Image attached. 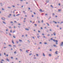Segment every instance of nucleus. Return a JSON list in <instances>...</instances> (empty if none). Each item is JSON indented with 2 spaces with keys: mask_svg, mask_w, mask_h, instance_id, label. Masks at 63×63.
<instances>
[{
  "mask_svg": "<svg viewBox=\"0 0 63 63\" xmlns=\"http://www.w3.org/2000/svg\"><path fill=\"white\" fill-rule=\"evenodd\" d=\"M53 40L54 42H56V45H58V40H55V39H53Z\"/></svg>",
  "mask_w": 63,
  "mask_h": 63,
  "instance_id": "nucleus-1",
  "label": "nucleus"
},
{
  "mask_svg": "<svg viewBox=\"0 0 63 63\" xmlns=\"http://www.w3.org/2000/svg\"><path fill=\"white\" fill-rule=\"evenodd\" d=\"M60 46H63V42H62L60 44Z\"/></svg>",
  "mask_w": 63,
  "mask_h": 63,
  "instance_id": "nucleus-2",
  "label": "nucleus"
},
{
  "mask_svg": "<svg viewBox=\"0 0 63 63\" xmlns=\"http://www.w3.org/2000/svg\"><path fill=\"white\" fill-rule=\"evenodd\" d=\"M6 60L7 61H8V62H10V60H9V59L7 58L6 59Z\"/></svg>",
  "mask_w": 63,
  "mask_h": 63,
  "instance_id": "nucleus-3",
  "label": "nucleus"
},
{
  "mask_svg": "<svg viewBox=\"0 0 63 63\" xmlns=\"http://www.w3.org/2000/svg\"><path fill=\"white\" fill-rule=\"evenodd\" d=\"M53 47H57V46L56 45H53Z\"/></svg>",
  "mask_w": 63,
  "mask_h": 63,
  "instance_id": "nucleus-4",
  "label": "nucleus"
},
{
  "mask_svg": "<svg viewBox=\"0 0 63 63\" xmlns=\"http://www.w3.org/2000/svg\"><path fill=\"white\" fill-rule=\"evenodd\" d=\"M1 19L3 20H5V18H1Z\"/></svg>",
  "mask_w": 63,
  "mask_h": 63,
  "instance_id": "nucleus-5",
  "label": "nucleus"
},
{
  "mask_svg": "<svg viewBox=\"0 0 63 63\" xmlns=\"http://www.w3.org/2000/svg\"><path fill=\"white\" fill-rule=\"evenodd\" d=\"M53 23H55L56 24H57V22L55 21H53Z\"/></svg>",
  "mask_w": 63,
  "mask_h": 63,
  "instance_id": "nucleus-6",
  "label": "nucleus"
},
{
  "mask_svg": "<svg viewBox=\"0 0 63 63\" xmlns=\"http://www.w3.org/2000/svg\"><path fill=\"white\" fill-rule=\"evenodd\" d=\"M12 43H13V44H15V43H14V40H12Z\"/></svg>",
  "mask_w": 63,
  "mask_h": 63,
  "instance_id": "nucleus-7",
  "label": "nucleus"
},
{
  "mask_svg": "<svg viewBox=\"0 0 63 63\" xmlns=\"http://www.w3.org/2000/svg\"><path fill=\"white\" fill-rule=\"evenodd\" d=\"M58 52V51H57L55 52V53L56 54H58V53H57Z\"/></svg>",
  "mask_w": 63,
  "mask_h": 63,
  "instance_id": "nucleus-8",
  "label": "nucleus"
},
{
  "mask_svg": "<svg viewBox=\"0 0 63 63\" xmlns=\"http://www.w3.org/2000/svg\"><path fill=\"white\" fill-rule=\"evenodd\" d=\"M53 34L54 36H56V33H55V32H54Z\"/></svg>",
  "mask_w": 63,
  "mask_h": 63,
  "instance_id": "nucleus-9",
  "label": "nucleus"
},
{
  "mask_svg": "<svg viewBox=\"0 0 63 63\" xmlns=\"http://www.w3.org/2000/svg\"><path fill=\"white\" fill-rule=\"evenodd\" d=\"M2 3H0V4H0V6H1V7H2L3 6V5H2Z\"/></svg>",
  "mask_w": 63,
  "mask_h": 63,
  "instance_id": "nucleus-10",
  "label": "nucleus"
},
{
  "mask_svg": "<svg viewBox=\"0 0 63 63\" xmlns=\"http://www.w3.org/2000/svg\"><path fill=\"white\" fill-rule=\"evenodd\" d=\"M43 56L44 57H45V54L44 53H43Z\"/></svg>",
  "mask_w": 63,
  "mask_h": 63,
  "instance_id": "nucleus-11",
  "label": "nucleus"
},
{
  "mask_svg": "<svg viewBox=\"0 0 63 63\" xmlns=\"http://www.w3.org/2000/svg\"><path fill=\"white\" fill-rule=\"evenodd\" d=\"M40 12H43V11H42V10L41 9H40Z\"/></svg>",
  "mask_w": 63,
  "mask_h": 63,
  "instance_id": "nucleus-12",
  "label": "nucleus"
},
{
  "mask_svg": "<svg viewBox=\"0 0 63 63\" xmlns=\"http://www.w3.org/2000/svg\"><path fill=\"white\" fill-rule=\"evenodd\" d=\"M29 50H27L26 51V52H27V53H29V52H28V51H29Z\"/></svg>",
  "mask_w": 63,
  "mask_h": 63,
  "instance_id": "nucleus-13",
  "label": "nucleus"
},
{
  "mask_svg": "<svg viewBox=\"0 0 63 63\" xmlns=\"http://www.w3.org/2000/svg\"><path fill=\"white\" fill-rule=\"evenodd\" d=\"M3 23H4V24H6V22H4V21H3L2 22Z\"/></svg>",
  "mask_w": 63,
  "mask_h": 63,
  "instance_id": "nucleus-14",
  "label": "nucleus"
},
{
  "mask_svg": "<svg viewBox=\"0 0 63 63\" xmlns=\"http://www.w3.org/2000/svg\"><path fill=\"white\" fill-rule=\"evenodd\" d=\"M25 30H27L28 31H29V29H25Z\"/></svg>",
  "mask_w": 63,
  "mask_h": 63,
  "instance_id": "nucleus-15",
  "label": "nucleus"
},
{
  "mask_svg": "<svg viewBox=\"0 0 63 63\" xmlns=\"http://www.w3.org/2000/svg\"><path fill=\"white\" fill-rule=\"evenodd\" d=\"M49 0H47L46 1L47 3H48V2H49Z\"/></svg>",
  "mask_w": 63,
  "mask_h": 63,
  "instance_id": "nucleus-16",
  "label": "nucleus"
},
{
  "mask_svg": "<svg viewBox=\"0 0 63 63\" xmlns=\"http://www.w3.org/2000/svg\"><path fill=\"white\" fill-rule=\"evenodd\" d=\"M46 24H47V25H48V26H49V24H48V23H47Z\"/></svg>",
  "mask_w": 63,
  "mask_h": 63,
  "instance_id": "nucleus-17",
  "label": "nucleus"
},
{
  "mask_svg": "<svg viewBox=\"0 0 63 63\" xmlns=\"http://www.w3.org/2000/svg\"><path fill=\"white\" fill-rule=\"evenodd\" d=\"M44 44H45V45H47V42H45L44 43Z\"/></svg>",
  "mask_w": 63,
  "mask_h": 63,
  "instance_id": "nucleus-18",
  "label": "nucleus"
},
{
  "mask_svg": "<svg viewBox=\"0 0 63 63\" xmlns=\"http://www.w3.org/2000/svg\"><path fill=\"white\" fill-rule=\"evenodd\" d=\"M19 42H22V40H19Z\"/></svg>",
  "mask_w": 63,
  "mask_h": 63,
  "instance_id": "nucleus-19",
  "label": "nucleus"
},
{
  "mask_svg": "<svg viewBox=\"0 0 63 63\" xmlns=\"http://www.w3.org/2000/svg\"><path fill=\"white\" fill-rule=\"evenodd\" d=\"M19 15H20V14H18L16 15V16H19Z\"/></svg>",
  "mask_w": 63,
  "mask_h": 63,
  "instance_id": "nucleus-20",
  "label": "nucleus"
},
{
  "mask_svg": "<svg viewBox=\"0 0 63 63\" xmlns=\"http://www.w3.org/2000/svg\"><path fill=\"white\" fill-rule=\"evenodd\" d=\"M34 25L35 26H37V25L36 24H34Z\"/></svg>",
  "mask_w": 63,
  "mask_h": 63,
  "instance_id": "nucleus-21",
  "label": "nucleus"
},
{
  "mask_svg": "<svg viewBox=\"0 0 63 63\" xmlns=\"http://www.w3.org/2000/svg\"><path fill=\"white\" fill-rule=\"evenodd\" d=\"M49 56H51V55L50 54H49Z\"/></svg>",
  "mask_w": 63,
  "mask_h": 63,
  "instance_id": "nucleus-22",
  "label": "nucleus"
},
{
  "mask_svg": "<svg viewBox=\"0 0 63 63\" xmlns=\"http://www.w3.org/2000/svg\"><path fill=\"white\" fill-rule=\"evenodd\" d=\"M16 43L17 44H18V41H16Z\"/></svg>",
  "mask_w": 63,
  "mask_h": 63,
  "instance_id": "nucleus-23",
  "label": "nucleus"
},
{
  "mask_svg": "<svg viewBox=\"0 0 63 63\" xmlns=\"http://www.w3.org/2000/svg\"><path fill=\"white\" fill-rule=\"evenodd\" d=\"M58 11H59V12H60L61 11V10L60 9H59L58 10Z\"/></svg>",
  "mask_w": 63,
  "mask_h": 63,
  "instance_id": "nucleus-24",
  "label": "nucleus"
},
{
  "mask_svg": "<svg viewBox=\"0 0 63 63\" xmlns=\"http://www.w3.org/2000/svg\"><path fill=\"white\" fill-rule=\"evenodd\" d=\"M51 7H52V8H53V7L52 5H51Z\"/></svg>",
  "mask_w": 63,
  "mask_h": 63,
  "instance_id": "nucleus-25",
  "label": "nucleus"
},
{
  "mask_svg": "<svg viewBox=\"0 0 63 63\" xmlns=\"http://www.w3.org/2000/svg\"><path fill=\"white\" fill-rule=\"evenodd\" d=\"M13 47H16V46L15 45H14Z\"/></svg>",
  "mask_w": 63,
  "mask_h": 63,
  "instance_id": "nucleus-26",
  "label": "nucleus"
},
{
  "mask_svg": "<svg viewBox=\"0 0 63 63\" xmlns=\"http://www.w3.org/2000/svg\"><path fill=\"white\" fill-rule=\"evenodd\" d=\"M32 55V53H31L30 54H29L30 55Z\"/></svg>",
  "mask_w": 63,
  "mask_h": 63,
  "instance_id": "nucleus-27",
  "label": "nucleus"
},
{
  "mask_svg": "<svg viewBox=\"0 0 63 63\" xmlns=\"http://www.w3.org/2000/svg\"><path fill=\"white\" fill-rule=\"evenodd\" d=\"M53 16H54L55 15V14L54 13H53Z\"/></svg>",
  "mask_w": 63,
  "mask_h": 63,
  "instance_id": "nucleus-28",
  "label": "nucleus"
},
{
  "mask_svg": "<svg viewBox=\"0 0 63 63\" xmlns=\"http://www.w3.org/2000/svg\"><path fill=\"white\" fill-rule=\"evenodd\" d=\"M13 37L14 38H16V37L15 36H13Z\"/></svg>",
  "mask_w": 63,
  "mask_h": 63,
  "instance_id": "nucleus-29",
  "label": "nucleus"
},
{
  "mask_svg": "<svg viewBox=\"0 0 63 63\" xmlns=\"http://www.w3.org/2000/svg\"><path fill=\"white\" fill-rule=\"evenodd\" d=\"M40 37V36H37V37L38 38H39V37Z\"/></svg>",
  "mask_w": 63,
  "mask_h": 63,
  "instance_id": "nucleus-30",
  "label": "nucleus"
},
{
  "mask_svg": "<svg viewBox=\"0 0 63 63\" xmlns=\"http://www.w3.org/2000/svg\"><path fill=\"white\" fill-rule=\"evenodd\" d=\"M10 23H13V21L10 22Z\"/></svg>",
  "mask_w": 63,
  "mask_h": 63,
  "instance_id": "nucleus-31",
  "label": "nucleus"
},
{
  "mask_svg": "<svg viewBox=\"0 0 63 63\" xmlns=\"http://www.w3.org/2000/svg\"><path fill=\"white\" fill-rule=\"evenodd\" d=\"M18 25H21V24L20 23H19L18 24Z\"/></svg>",
  "mask_w": 63,
  "mask_h": 63,
  "instance_id": "nucleus-32",
  "label": "nucleus"
},
{
  "mask_svg": "<svg viewBox=\"0 0 63 63\" xmlns=\"http://www.w3.org/2000/svg\"><path fill=\"white\" fill-rule=\"evenodd\" d=\"M36 56H39V55H38V54H36Z\"/></svg>",
  "mask_w": 63,
  "mask_h": 63,
  "instance_id": "nucleus-33",
  "label": "nucleus"
},
{
  "mask_svg": "<svg viewBox=\"0 0 63 63\" xmlns=\"http://www.w3.org/2000/svg\"><path fill=\"white\" fill-rule=\"evenodd\" d=\"M20 50L21 51H22V50L21 49H20Z\"/></svg>",
  "mask_w": 63,
  "mask_h": 63,
  "instance_id": "nucleus-34",
  "label": "nucleus"
},
{
  "mask_svg": "<svg viewBox=\"0 0 63 63\" xmlns=\"http://www.w3.org/2000/svg\"><path fill=\"white\" fill-rule=\"evenodd\" d=\"M14 53H16V51H15Z\"/></svg>",
  "mask_w": 63,
  "mask_h": 63,
  "instance_id": "nucleus-35",
  "label": "nucleus"
},
{
  "mask_svg": "<svg viewBox=\"0 0 63 63\" xmlns=\"http://www.w3.org/2000/svg\"><path fill=\"white\" fill-rule=\"evenodd\" d=\"M18 46L19 47H20V46H21V44H19L18 45Z\"/></svg>",
  "mask_w": 63,
  "mask_h": 63,
  "instance_id": "nucleus-36",
  "label": "nucleus"
},
{
  "mask_svg": "<svg viewBox=\"0 0 63 63\" xmlns=\"http://www.w3.org/2000/svg\"><path fill=\"white\" fill-rule=\"evenodd\" d=\"M9 47H12V45H9Z\"/></svg>",
  "mask_w": 63,
  "mask_h": 63,
  "instance_id": "nucleus-37",
  "label": "nucleus"
},
{
  "mask_svg": "<svg viewBox=\"0 0 63 63\" xmlns=\"http://www.w3.org/2000/svg\"><path fill=\"white\" fill-rule=\"evenodd\" d=\"M40 44H42V43L41 42H40Z\"/></svg>",
  "mask_w": 63,
  "mask_h": 63,
  "instance_id": "nucleus-38",
  "label": "nucleus"
},
{
  "mask_svg": "<svg viewBox=\"0 0 63 63\" xmlns=\"http://www.w3.org/2000/svg\"><path fill=\"white\" fill-rule=\"evenodd\" d=\"M4 48H7V47H4Z\"/></svg>",
  "mask_w": 63,
  "mask_h": 63,
  "instance_id": "nucleus-39",
  "label": "nucleus"
},
{
  "mask_svg": "<svg viewBox=\"0 0 63 63\" xmlns=\"http://www.w3.org/2000/svg\"><path fill=\"white\" fill-rule=\"evenodd\" d=\"M51 40H53V38H51Z\"/></svg>",
  "mask_w": 63,
  "mask_h": 63,
  "instance_id": "nucleus-40",
  "label": "nucleus"
},
{
  "mask_svg": "<svg viewBox=\"0 0 63 63\" xmlns=\"http://www.w3.org/2000/svg\"><path fill=\"white\" fill-rule=\"evenodd\" d=\"M42 23H44V21H43V20H42Z\"/></svg>",
  "mask_w": 63,
  "mask_h": 63,
  "instance_id": "nucleus-41",
  "label": "nucleus"
},
{
  "mask_svg": "<svg viewBox=\"0 0 63 63\" xmlns=\"http://www.w3.org/2000/svg\"><path fill=\"white\" fill-rule=\"evenodd\" d=\"M2 10L3 11H4V8H2Z\"/></svg>",
  "mask_w": 63,
  "mask_h": 63,
  "instance_id": "nucleus-42",
  "label": "nucleus"
},
{
  "mask_svg": "<svg viewBox=\"0 0 63 63\" xmlns=\"http://www.w3.org/2000/svg\"><path fill=\"white\" fill-rule=\"evenodd\" d=\"M13 16L14 17H15V16H16V15H14Z\"/></svg>",
  "mask_w": 63,
  "mask_h": 63,
  "instance_id": "nucleus-43",
  "label": "nucleus"
},
{
  "mask_svg": "<svg viewBox=\"0 0 63 63\" xmlns=\"http://www.w3.org/2000/svg\"><path fill=\"white\" fill-rule=\"evenodd\" d=\"M15 31H14L13 32V33H15Z\"/></svg>",
  "mask_w": 63,
  "mask_h": 63,
  "instance_id": "nucleus-44",
  "label": "nucleus"
},
{
  "mask_svg": "<svg viewBox=\"0 0 63 63\" xmlns=\"http://www.w3.org/2000/svg\"><path fill=\"white\" fill-rule=\"evenodd\" d=\"M43 37H44V38H45V39H46L47 38L45 36H44Z\"/></svg>",
  "mask_w": 63,
  "mask_h": 63,
  "instance_id": "nucleus-45",
  "label": "nucleus"
},
{
  "mask_svg": "<svg viewBox=\"0 0 63 63\" xmlns=\"http://www.w3.org/2000/svg\"><path fill=\"white\" fill-rule=\"evenodd\" d=\"M61 5V4H60V3H59V6H60Z\"/></svg>",
  "mask_w": 63,
  "mask_h": 63,
  "instance_id": "nucleus-46",
  "label": "nucleus"
},
{
  "mask_svg": "<svg viewBox=\"0 0 63 63\" xmlns=\"http://www.w3.org/2000/svg\"><path fill=\"white\" fill-rule=\"evenodd\" d=\"M55 17H58V16H55Z\"/></svg>",
  "mask_w": 63,
  "mask_h": 63,
  "instance_id": "nucleus-47",
  "label": "nucleus"
},
{
  "mask_svg": "<svg viewBox=\"0 0 63 63\" xmlns=\"http://www.w3.org/2000/svg\"><path fill=\"white\" fill-rule=\"evenodd\" d=\"M28 42L29 43H30V41L29 40H28Z\"/></svg>",
  "mask_w": 63,
  "mask_h": 63,
  "instance_id": "nucleus-48",
  "label": "nucleus"
},
{
  "mask_svg": "<svg viewBox=\"0 0 63 63\" xmlns=\"http://www.w3.org/2000/svg\"><path fill=\"white\" fill-rule=\"evenodd\" d=\"M8 8H10V9H11V7H8Z\"/></svg>",
  "mask_w": 63,
  "mask_h": 63,
  "instance_id": "nucleus-49",
  "label": "nucleus"
},
{
  "mask_svg": "<svg viewBox=\"0 0 63 63\" xmlns=\"http://www.w3.org/2000/svg\"><path fill=\"white\" fill-rule=\"evenodd\" d=\"M2 56V55L1 54V53H0V56Z\"/></svg>",
  "mask_w": 63,
  "mask_h": 63,
  "instance_id": "nucleus-50",
  "label": "nucleus"
},
{
  "mask_svg": "<svg viewBox=\"0 0 63 63\" xmlns=\"http://www.w3.org/2000/svg\"><path fill=\"white\" fill-rule=\"evenodd\" d=\"M6 56H7V57H8L9 56V55L8 54H7L6 55Z\"/></svg>",
  "mask_w": 63,
  "mask_h": 63,
  "instance_id": "nucleus-51",
  "label": "nucleus"
},
{
  "mask_svg": "<svg viewBox=\"0 0 63 63\" xmlns=\"http://www.w3.org/2000/svg\"><path fill=\"white\" fill-rule=\"evenodd\" d=\"M49 31H52V30L51 29H50Z\"/></svg>",
  "mask_w": 63,
  "mask_h": 63,
  "instance_id": "nucleus-52",
  "label": "nucleus"
},
{
  "mask_svg": "<svg viewBox=\"0 0 63 63\" xmlns=\"http://www.w3.org/2000/svg\"><path fill=\"white\" fill-rule=\"evenodd\" d=\"M10 32L11 33H12V30H11L10 31Z\"/></svg>",
  "mask_w": 63,
  "mask_h": 63,
  "instance_id": "nucleus-53",
  "label": "nucleus"
},
{
  "mask_svg": "<svg viewBox=\"0 0 63 63\" xmlns=\"http://www.w3.org/2000/svg\"><path fill=\"white\" fill-rule=\"evenodd\" d=\"M23 13H25V14L26 13L25 12V11H23Z\"/></svg>",
  "mask_w": 63,
  "mask_h": 63,
  "instance_id": "nucleus-54",
  "label": "nucleus"
},
{
  "mask_svg": "<svg viewBox=\"0 0 63 63\" xmlns=\"http://www.w3.org/2000/svg\"><path fill=\"white\" fill-rule=\"evenodd\" d=\"M45 15L46 16H47V14H45Z\"/></svg>",
  "mask_w": 63,
  "mask_h": 63,
  "instance_id": "nucleus-55",
  "label": "nucleus"
},
{
  "mask_svg": "<svg viewBox=\"0 0 63 63\" xmlns=\"http://www.w3.org/2000/svg\"><path fill=\"white\" fill-rule=\"evenodd\" d=\"M12 7H15V6L14 5H13L12 6Z\"/></svg>",
  "mask_w": 63,
  "mask_h": 63,
  "instance_id": "nucleus-56",
  "label": "nucleus"
},
{
  "mask_svg": "<svg viewBox=\"0 0 63 63\" xmlns=\"http://www.w3.org/2000/svg\"><path fill=\"white\" fill-rule=\"evenodd\" d=\"M38 33H40V31H38Z\"/></svg>",
  "mask_w": 63,
  "mask_h": 63,
  "instance_id": "nucleus-57",
  "label": "nucleus"
},
{
  "mask_svg": "<svg viewBox=\"0 0 63 63\" xmlns=\"http://www.w3.org/2000/svg\"><path fill=\"white\" fill-rule=\"evenodd\" d=\"M34 15H36V13L34 12Z\"/></svg>",
  "mask_w": 63,
  "mask_h": 63,
  "instance_id": "nucleus-58",
  "label": "nucleus"
},
{
  "mask_svg": "<svg viewBox=\"0 0 63 63\" xmlns=\"http://www.w3.org/2000/svg\"><path fill=\"white\" fill-rule=\"evenodd\" d=\"M0 32H3L1 31H0Z\"/></svg>",
  "mask_w": 63,
  "mask_h": 63,
  "instance_id": "nucleus-59",
  "label": "nucleus"
},
{
  "mask_svg": "<svg viewBox=\"0 0 63 63\" xmlns=\"http://www.w3.org/2000/svg\"><path fill=\"white\" fill-rule=\"evenodd\" d=\"M1 61H4V60H2Z\"/></svg>",
  "mask_w": 63,
  "mask_h": 63,
  "instance_id": "nucleus-60",
  "label": "nucleus"
},
{
  "mask_svg": "<svg viewBox=\"0 0 63 63\" xmlns=\"http://www.w3.org/2000/svg\"><path fill=\"white\" fill-rule=\"evenodd\" d=\"M9 35H10V36H11V34H10V33H9Z\"/></svg>",
  "mask_w": 63,
  "mask_h": 63,
  "instance_id": "nucleus-61",
  "label": "nucleus"
},
{
  "mask_svg": "<svg viewBox=\"0 0 63 63\" xmlns=\"http://www.w3.org/2000/svg\"><path fill=\"white\" fill-rule=\"evenodd\" d=\"M1 63H3V62H0Z\"/></svg>",
  "mask_w": 63,
  "mask_h": 63,
  "instance_id": "nucleus-62",
  "label": "nucleus"
},
{
  "mask_svg": "<svg viewBox=\"0 0 63 63\" xmlns=\"http://www.w3.org/2000/svg\"><path fill=\"white\" fill-rule=\"evenodd\" d=\"M41 29H43V28L41 27Z\"/></svg>",
  "mask_w": 63,
  "mask_h": 63,
  "instance_id": "nucleus-63",
  "label": "nucleus"
},
{
  "mask_svg": "<svg viewBox=\"0 0 63 63\" xmlns=\"http://www.w3.org/2000/svg\"><path fill=\"white\" fill-rule=\"evenodd\" d=\"M38 23H40V21H38Z\"/></svg>",
  "mask_w": 63,
  "mask_h": 63,
  "instance_id": "nucleus-64",
  "label": "nucleus"
}]
</instances>
